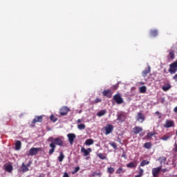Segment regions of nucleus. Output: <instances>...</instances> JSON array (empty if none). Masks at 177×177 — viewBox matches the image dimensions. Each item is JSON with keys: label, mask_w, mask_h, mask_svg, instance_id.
<instances>
[{"label": "nucleus", "mask_w": 177, "mask_h": 177, "mask_svg": "<svg viewBox=\"0 0 177 177\" xmlns=\"http://www.w3.org/2000/svg\"><path fill=\"white\" fill-rule=\"evenodd\" d=\"M50 120L51 121H53V122H56V121H57V118L56 117H55V115H50Z\"/></svg>", "instance_id": "e433bc0d"}, {"label": "nucleus", "mask_w": 177, "mask_h": 177, "mask_svg": "<svg viewBox=\"0 0 177 177\" xmlns=\"http://www.w3.org/2000/svg\"><path fill=\"white\" fill-rule=\"evenodd\" d=\"M150 161L144 160L140 162V167H145V165H149Z\"/></svg>", "instance_id": "cd10ccee"}, {"label": "nucleus", "mask_w": 177, "mask_h": 177, "mask_svg": "<svg viewBox=\"0 0 177 177\" xmlns=\"http://www.w3.org/2000/svg\"><path fill=\"white\" fill-rule=\"evenodd\" d=\"M77 128H78V129L82 131V129H85L86 127H85L84 124H80L77 125Z\"/></svg>", "instance_id": "c9c22d12"}, {"label": "nucleus", "mask_w": 177, "mask_h": 177, "mask_svg": "<svg viewBox=\"0 0 177 177\" xmlns=\"http://www.w3.org/2000/svg\"><path fill=\"white\" fill-rule=\"evenodd\" d=\"M112 89L113 91H117V89H118V83L117 84H115L112 86Z\"/></svg>", "instance_id": "58836bf2"}, {"label": "nucleus", "mask_w": 177, "mask_h": 177, "mask_svg": "<svg viewBox=\"0 0 177 177\" xmlns=\"http://www.w3.org/2000/svg\"><path fill=\"white\" fill-rule=\"evenodd\" d=\"M92 151V149L91 148L85 149L84 147H82L81 152L84 153V156L86 157L87 156H89V153Z\"/></svg>", "instance_id": "4468645a"}, {"label": "nucleus", "mask_w": 177, "mask_h": 177, "mask_svg": "<svg viewBox=\"0 0 177 177\" xmlns=\"http://www.w3.org/2000/svg\"><path fill=\"white\" fill-rule=\"evenodd\" d=\"M144 147L145 149H151V142H146L144 145Z\"/></svg>", "instance_id": "72a5a7b5"}, {"label": "nucleus", "mask_w": 177, "mask_h": 177, "mask_svg": "<svg viewBox=\"0 0 177 177\" xmlns=\"http://www.w3.org/2000/svg\"><path fill=\"white\" fill-rule=\"evenodd\" d=\"M124 172H125V170L120 167L116 170L115 174L120 175V174H124Z\"/></svg>", "instance_id": "a878e982"}, {"label": "nucleus", "mask_w": 177, "mask_h": 177, "mask_svg": "<svg viewBox=\"0 0 177 177\" xmlns=\"http://www.w3.org/2000/svg\"><path fill=\"white\" fill-rule=\"evenodd\" d=\"M48 140L50 142H52L50 144V147L51 148L49 151H48V153L50 154V156H51V154L53 153H55V150L56 149V145L57 146H64V143L63 142V140L61 139L60 138H54L53 137H50L48 138Z\"/></svg>", "instance_id": "f257e3e1"}, {"label": "nucleus", "mask_w": 177, "mask_h": 177, "mask_svg": "<svg viewBox=\"0 0 177 177\" xmlns=\"http://www.w3.org/2000/svg\"><path fill=\"white\" fill-rule=\"evenodd\" d=\"M21 149V141L17 140L15 142V150H20Z\"/></svg>", "instance_id": "dca6fc26"}, {"label": "nucleus", "mask_w": 177, "mask_h": 177, "mask_svg": "<svg viewBox=\"0 0 177 177\" xmlns=\"http://www.w3.org/2000/svg\"><path fill=\"white\" fill-rule=\"evenodd\" d=\"M102 176V172H98V173H96V172H94L93 174V176Z\"/></svg>", "instance_id": "a19ab883"}, {"label": "nucleus", "mask_w": 177, "mask_h": 177, "mask_svg": "<svg viewBox=\"0 0 177 177\" xmlns=\"http://www.w3.org/2000/svg\"><path fill=\"white\" fill-rule=\"evenodd\" d=\"M170 138H171V136H169L168 134H166L163 137H161L160 139H161V140H164L165 142H166Z\"/></svg>", "instance_id": "7c9ffc66"}, {"label": "nucleus", "mask_w": 177, "mask_h": 177, "mask_svg": "<svg viewBox=\"0 0 177 177\" xmlns=\"http://www.w3.org/2000/svg\"><path fill=\"white\" fill-rule=\"evenodd\" d=\"M105 135H110L114 131V126L113 124H107L105 127Z\"/></svg>", "instance_id": "0eeeda50"}, {"label": "nucleus", "mask_w": 177, "mask_h": 177, "mask_svg": "<svg viewBox=\"0 0 177 177\" xmlns=\"http://www.w3.org/2000/svg\"><path fill=\"white\" fill-rule=\"evenodd\" d=\"M163 127L164 128H172L175 127V122L174 120H167Z\"/></svg>", "instance_id": "6e6552de"}, {"label": "nucleus", "mask_w": 177, "mask_h": 177, "mask_svg": "<svg viewBox=\"0 0 177 177\" xmlns=\"http://www.w3.org/2000/svg\"><path fill=\"white\" fill-rule=\"evenodd\" d=\"M173 151H174L175 153H176V151H177V144H176V142H175V144H174V148L173 149Z\"/></svg>", "instance_id": "c03bdc74"}, {"label": "nucleus", "mask_w": 177, "mask_h": 177, "mask_svg": "<svg viewBox=\"0 0 177 177\" xmlns=\"http://www.w3.org/2000/svg\"><path fill=\"white\" fill-rule=\"evenodd\" d=\"M67 137L68 138V142L71 145H73L74 143V140H75V138H77V136H75V133H68L67 135Z\"/></svg>", "instance_id": "9d476101"}, {"label": "nucleus", "mask_w": 177, "mask_h": 177, "mask_svg": "<svg viewBox=\"0 0 177 177\" xmlns=\"http://www.w3.org/2000/svg\"><path fill=\"white\" fill-rule=\"evenodd\" d=\"M78 171H80V167H76L74 169V171H73V174H77V172H78Z\"/></svg>", "instance_id": "79ce46f5"}, {"label": "nucleus", "mask_w": 177, "mask_h": 177, "mask_svg": "<svg viewBox=\"0 0 177 177\" xmlns=\"http://www.w3.org/2000/svg\"><path fill=\"white\" fill-rule=\"evenodd\" d=\"M134 177H140V176H139V175H137V176H134Z\"/></svg>", "instance_id": "5fc2aeb1"}, {"label": "nucleus", "mask_w": 177, "mask_h": 177, "mask_svg": "<svg viewBox=\"0 0 177 177\" xmlns=\"http://www.w3.org/2000/svg\"><path fill=\"white\" fill-rule=\"evenodd\" d=\"M126 118H127V116L125 115V114L120 113L117 116V121H120V122H124Z\"/></svg>", "instance_id": "ddd939ff"}, {"label": "nucleus", "mask_w": 177, "mask_h": 177, "mask_svg": "<svg viewBox=\"0 0 177 177\" xmlns=\"http://www.w3.org/2000/svg\"><path fill=\"white\" fill-rule=\"evenodd\" d=\"M100 102H102V100H100V98H96L95 100L93 102V103L96 104L97 103H100Z\"/></svg>", "instance_id": "4c0bfd02"}, {"label": "nucleus", "mask_w": 177, "mask_h": 177, "mask_svg": "<svg viewBox=\"0 0 177 177\" xmlns=\"http://www.w3.org/2000/svg\"><path fill=\"white\" fill-rule=\"evenodd\" d=\"M154 135H156V132H153V133L149 132L147 133V139H151V138H153V136H154Z\"/></svg>", "instance_id": "2f4dec72"}, {"label": "nucleus", "mask_w": 177, "mask_h": 177, "mask_svg": "<svg viewBox=\"0 0 177 177\" xmlns=\"http://www.w3.org/2000/svg\"><path fill=\"white\" fill-rule=\"evenodd\" d=\"M89 158V157H87V158H86V160H88Z\"/></svg>", "instance_id": "6e6d98bb"}, {"label": "nucleus", "mask_w": 177, "mask_h": 177, "mask_svg": "<svg viewBox=\"0 0 177 177\" xmlns=\"http://www.w3.org/2000/svg\"><path fill=\"white\" fill-rule=\"evenodd\" d=\"M68 111H70V109L67 106H62L59 109V114L60 115H67Z\"/></svg>", "instance_id": "1a4fd4ad"}, {"label": "nucleus", "mask_w": 177, "mask_h": 177, "mask_svg": "<svg viewBox=\"0 0 177 177\" xmlns=\"http://www.w3.org/2000/svg\"><path fill=\"white\" fill-rule=\"evenodd\" d=\"M138 174V176H142L143 175V169H140Z\"/></svg>", "instance_id": "37998d69"}, {"label": "nucleus", "mask_w": 177, "mask_h": 177, "mask_svg": "<svg viewBox=\"0 0 177 177\" xmlns=\"http://www.w3.org/2000/svg\"><path fill=\"white\" fill-rule=\"evenodd\" d=\"M149 35L151 37H157V35H158V31L157 30H151L149 32Z\"/></svg>", "instance_id": "aec40b11"}, {"label": "nucleus", "mask_w": 177, "mask_h": 177, "mask_svg": "<svg viewBox=\"0 0 177 177\" xmlns=\"http://www.w3.org/2000/svg\"><path fill=\"white\" fill-rule=\"evenodd\" d=\"M136 121H138V122L143 124V122L146 120V118L143 113L139 112L136 117Z\"/></svg>", "instance_id": "423d86ee"}, {"label": "nucleus", "mask_w": 177, "mask_h": 177, "mask_svg": "<svg viewBox=\"0 0 177 177\" xmlns=\"http://www.w3.org/2000/svg\"><path fill=\"white\" fill-rule=\"evenodd\" d=\"M39 151H42V148L39 147V148H36V147H32L30 150L29 152L28 153V156H37V154H38Z\"/></svg>", "instance_id": "7ed1b4c3"}, {"label": "nucleus", "mask_w": 177, "mask_h": 177, "mask_svg": "<svg viewBox=\"0 0 177 177\" xmlns=\"http://www.w3.org/2000/svg\"><path fill=\"white\" fill-rule=\"evenodd\" d=\"M133 132L135 135H138V133H140V132H143V128L140 127H135L133 129Z\"/></svg>", "instance_id": "2eb2a0df"}, {"label": "nucleus", "mask_w": 177, "mask_h": 177, "mask_svg": "<svg viewBox=\"0 0 177 177\" xmlns=\"http://www.w3.org/2000/svg\"><path fill=\"white\" fill-rule=\"evenodd\" d=\"M20 169L22 172H27L28 171V168L27 167L26 164H24V162L22 163Z\"/></svg>", "instance_id": "a211bd4d"}, {"label": "nucleus", "mask_w": 177, "mask_h": 177, "mask_svg": "<svg viewBox=\"0 0 177 177\" xmlns=\"http://www.w3.org/2000/svg\"><path fill=\"white\" fill-rule=\"evenodd\" d=\"M111 146L113 147V149H117V143L115 142H111L110 143Z\"/></svg>", "instance_id": "ea45409f"}, {"label": "nucleus", "mask_w": 177, "mask_h": 177, "mask_svg": "<svg viewBox=\"0 0 177 177\" xmlns=\"http://www.w3.org/2000/svg\"><path fill=\"white\" fill-rule=\"evenodd\" d=\"M127 168H136V163L135 162H131L127 165Z\"/></svg>", "instance_id": "393cba45"}, {"label": "nucleus", "mask_w": 177, "mask_h": 177, "mask_svg": "<svg viewBox=\"0 0 177 177\" xmlns=\"http://www.w3.org/2000/svg\"><path fill=\"white\" fill-rule=\"evenodd\" d=\"M173 80L177 82V73L176 75H174V77H173Z\"/></svg>", "instance_id": "09e8293b"}, {"label": "nucleus", "mask_w": 177, "mask_h": 177, "mask_svg": "<svg viewBox=\"0 0 177 177\" xmlns=\"http://www.w3.org/2000/svg\"><path fill=\"white\" fill-rule=\"evenodd\" d=\"M106 113H107V111H106V109H103L102 111H100L97 113V117H103V115H104V114H106Z\"/></svg>", "instance_id": "4be33fe9"}, {"label": "nucleus", "mask_w": 177, "mask_h": 177, "mask_svg": "<svg viewBox=\"0 0 177 177\" xmlns=\"http://www.w3.org/2000/svg\"><path fill=\"white\" fill-rule=\"evenodd\" d=\"M81 122H82V119H78V120H77V124H81Z\"/></svg>", "instance_id": "3c124183"}, {"label": "nucleus", "mask_w": 177, "mask_h": 177, "mask_svg": "<svg viewBox=\"0 0 177 177\" xmlns=\"http://www.w3.org/2000/svg\"><path fill=\"white\" fill-rule=\"evenodd\" d=\"M174 111L177 114V106L174 109Z\"/></svg>", "instance_id": "603ef678"}, {"label": "nucleus", "mask_w": 177, "mask_h": 177, "mask_svg": "<svg viewBox=\"0 0 177 177\" xmlns=\"http://www.w3.org/2000/svg\"><path fill=\"white\" fill-rule=\"evenodd\" d=\"M97 157H99L100 160H106V158H107V156H106L104 153H98Z\"/></svg>", "instance_id": "c85d7f7f"}, {"label": "nucleus", "mask_w": 177, "mask_h": 177, "mask_svg": "<svg viewBox=\"0 0 177 177\" xmlns=\"http://www.w3.org/2000/svg\"><path fill=\"white\" fill-rule=\"evenodd\" d=\"M113 100L117 103V104H122L124 103V99L121 97V94L117 93L113 96Z\"/></svg>", "instance_id": "20e7f679"}, {"label": "nucleus", "mask_w": 177, "mask_h": 177, "mask_svg": "<svg viewBox=\"0 0 177 177\" xmlns=\"http://www.w3.org/2000/svg\"><path fill=\"white\" fill-rule=\"evenodd\" d=\"M169 55L171 59H175V52H174V50H170Z\"/></svg>", "instance_id": "f704fd0d"}, {"label": "nucleus", "mask_w": 177, "mask_h": 177, "mask_svg": "<svg viewBox=\"0 0 177 177\" xmlns=\"http://www.w3.org/2000/svg\"><path fill=\"white\" fill-rule=\"evenodd\" d=\"M151 70H150V67H149L148 69H146L145 71H142V77H145L147 76V74H149Z\"/></svg>", "instance_id": "b1692460"}, {"label": "nucleus", "mask_w": 177, "mask_h": 177, "mask_svg": "<svg viewBox=\"0 0 177 177\" xmlns=\"http://www.w3.org/2000/svg\"><path fill=\"white\" fill-rule=\"evenodd\" d=\"M169 73L170 74H175L177 71V60L175 61L174 62L171 63L169 65V68L168 70Z\"/></svg>", "instance_id": "f03ea898"}, {"label": "nucleus", "mask_w": 177, "mask_h": 177, "mask_svg": "<svg viewBox=\"0 0 177 177\" xmlns=\"http://www.w3.org/2000/svg\"><path fill=\"white\" fill-rule=\"evenodd\" d=\"M5 170L10 174L13 171V166H12V165H8L6 166Z\"/></svg>", "instance_id": "f3484780"}, {"label": "nucleus", "mask_w": 177, "mask_h": 177, "mask_svg": "<svg viewBox=\"0 0 177 177\" xmlns=\"http://www.w3.org/2000/svg\"><path fill=\"white\" fill-rule=\"evenodd\" d=\"M158 160H159L160 165H162V164H165V162H167V158L162 156V157H160Z\"/></svg>", "instance_id": "6ab92c4d"}, {"label": "nucleus", "mask_w": 177, "mask_h": 177, "mask_svg": "<svg viewBox=\"0 0 177 177\" xmlns=\"http://www.w3.org/2000/svg\"><path fill=\"white\" fill-rule=\"evenodd\" d=\"M162 91H164V92H167V91H169V89H171V84H167V85H165L162 87Z\"/></svg>", "instance_id": "412c9836"}, {"label": "nucleus", "mask_w": 177, "mask_h": 177, "mask_svg": "<svg viewBox=\"0 0 177 177\" xmlns=\"http://www.w3.org/2000/svg\"><path fill=\"white\" fill-rule=\"evenodd\" d=\"M155 114H157V115H159L158 118H161V113H160V111H157Z\"/></svg>", "instance_id": "de8ad7c7"}, {"label": "nucleus", "mask_w": 177, "mask_h": 177, "mask_svg": "<svg viewBox=\"0 0 177 177\" xmlns=\"http://www.w3.org/2000/svg\"><path fill=\"white\" fill-rule=\"evenodd\" d=\"M36 122H42V115L35 116L32 121V124H33L32 127H35Z\"/></svg>", "instance_id": "9b49d317"}, {"label": "nucleus", "mask_w": 177, "mask_h": 177, "mask_svg": "<svg viewBox=\"0 0 177 177\" xmlns=\"http://www.w3.org/2000/svg\"><path fill=\"white\" fill-rule=\"evenodd\" d=\"M85 144L87 145V146H91V145H93V140L87 139L85 142Z\"/></svg>", "instance_id": "473e14b6"}, {"label": "nucleus", "mask_w": 177, "mask_h": 177, "mask_svg": "<svg viewBox=\"0 0 177 177\" xmlns=\"http://www.w3.org/2000/svg\"><path fill=\"white\" fill-rule=\"evenodd\" d=\"M103 96H106V97H111L113 96V93L111 92V90H104L102 91Z\"/></svg>", "instance_id": "f8f14e48"}, {"label": "nucleus", "mask_w": 177, "mask_h": 177, "mask_svg": "<svg viewBox=\"0 0 177 177\" xmlns=\"http://www.w3.org/2000/svg\"><path fill=\"white\" fill-rule=\"evenodd\" d=\"M122 157H123V158H127V155L124 153L122 155Z\"/></svg>", "instance_id": "864d4df0"}, {"label": "nucleus", "mask_w": 177, "mask_h": 177, "mask_svg": "<svg viewBox=\"0 0 177 177\" xmlns=\"http://www.w3.org/2000/svg\"><path fill=\"white\" fill-rule=\"evenodd\" d=\"M31 164H32V161L30 160L26 166L28 168L29 167H31Z\"/></svg>", "instance_id": "49530a36"}, {"label": "nucleus", "mask_w": 177, "mask_h": 177, "mask_svg": "<svg viewBox=\"0 0 177 177\" xmlns=\"http://www.w3.org/2000/svg\"><path fill=\"white\" fill-rule=\"evenodd\" d=\"M162 166L154 167L152 169L151 174L153 177H159L161 172Z\"/></svg>", "instance_id": "39448f33"}, {"label": "nucleus", "mask_w": 177, "mask_h": 177, "mask_svg": "<svg viewBox=\"0 0 177 177\" xmlns=\"http://www.w3.org/2000/svg\"><path fill=\"white\" fill-rule=\"evenodd\" d=\"M140 93H146V91H147V88L146 86H142L139 88Z\"/></svg>", "instance_id": "5701e85b"}, {"label": "nucleus", "mask_w": 177, "mask_h": 177, "mask_svg": "<svg viewBox=\"0 0 177 177\" xmlns=\"http://www.w3.org/2000/svg\"><path fill=\"white\" fill-rule=\"evenodd\" d=\"M160 172H163V174H165V172H168V169H162V167H161Z\"/></svg>", "instance_id": "a18cd8bd"}, {"label": "nucleus", "mask_w": 177, "mask_h": 177, "mask_svg": "<svg viewBox=\"0 0 177 177\" xmlns=\"http://www.w3.org/2000/svg\"><path fill=\"white\" fill-rule=\"evenodd\" d=\"M63 177H70V176H68V174L67 172H65V173L64 174Z\"/></svg>", "instance_id": "8fccbe9b"}, {"label": "nucleus", "mask_w": 177, "mask_h": 177, "mask_svg": "<svg viewBox=\"0 0 177 177\" xmlns=\"http://www.w3.org/2000/svg\"><path fill=\"white\" fill-rule=\"evenodd\" d=\"M115 170L114 169V167H108L106 169V172H108V174H110L111 175V174H113L114 171Z\"/></svg>", "instance_id": "c756f323"}, {"label": "nucleus", "mask_w": 177, "mask_h": 177, "mask_svg": "<svg viewBox=\"0 0 177 177\" xmlns=\"http://www.w3.org/2000/svg\"><path fill=\"white\" fill-rule=\"evenodd\" d=\"M64 160V154L63 152H60L59 156H58V160L59 162H62Z\"/></svg>", "instance_id": "bb28decb"}]
</instances>
